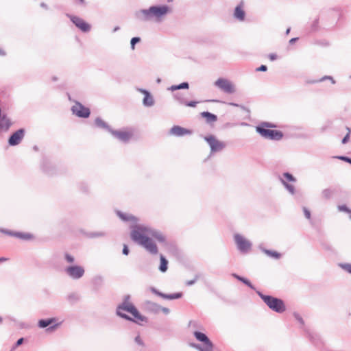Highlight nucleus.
Wrapping results in <instances>:
<instances>
[{
  "mask_svg": "<svg viewBox=\"0 0 351 351\" xmlns=\"http://www.w3.org/2000/svg\"><path fill=\"white\" fill-rule=\"evenodd\" d=\"M130 236L132 241L143 246L152 254L158 253V247L149 236L154 237L160 243L165 242V237L162 232L143 225L133 226Z\"/></svg>",
  "mask_w": 351,
  "mask_h": 351,
  "instance_id": "f257e3e1",
  "label": "nucleus"
},
{
  "mask_svg": "<svg viewBox=\"0 0 351 351\" xmlns=\"http://www.w3.org/2000/svg\"><path fill=\"white\" fill-rule=\"evenodd\" d=\"M170 12L168 5H164L161 6H151L148 9H143L136 12L137 19L142 21H150L155 19L160 21L161 19Z\"/></svg>",
  "mask_w": 351,
  "mask_h": 351,
  "instance_id": "f03ea898",
  "label": "nucleus"
},
{
  "mask_svg": "<svg viewBox=\"0 0 351 351\" xmlns=\"http://www.w3.org/2000/svg\"><path fill=\"white\" fill-rule=\"evenodd\" d=\"M130 296L129 295L124 297L123 302L117 307V315L125 319L132 320V319L128 315L123 313L125 311L133 315L134 318V321L135 322L139 323L140 322L146 321V317L139 313L134 304L130 302Z\"/></svg>",
  "mask_w": 351,
  "mask_h": 351,
  "instance_id": "7ed1b4c3",
  "label": "nucleus"
},
{
  "mask_svg": "<svg viewBox=\"0 0 351 351\" xmlns=\"http://www.w3.org/2000/svg\"><path fill=\"white\" fill-rule=\"evenodd\" d=\"M274 125L268 122H262L256 127V131L264 138L280 141L283 137V133L280 130H270Z\"/></svg>",
  "mask_w": 351,
  "mask_h": 351,
  "instance_id": "20e7f679",
  "label": "nucleus"
},
{
  "mask_svg": "<svg viewBox=\"0 0 351 351\" xmlns=\"http://www.w3.org/2000/svg\"><path fill=\"white\" fill-rule=\"evenodd\" d=\"M256 293L267 306L272 311L281 313L286 310V307L282 300L270 295H264L258 291H256Z\"/></svg>",
  "mask_w": 351,
  "mask_h": 351,
  "instance_id": "39448f33",
  "label": "nucleus"
},
{
  "mask_svg": "<svg viewBox=\"0 0 351 351\" xmlns=\"http://www.w3.org/2000/svg\"><path fill=\"white\" fill-rule=\"evenodd\" d=\"M193 335L197 341L203 344L190 343L191 347L195 348L198 351H213L214 345L206 335L199 331H195Z\"/></svg>",
  "mask_w": 351,
  "mask_h": 351,
  "instance_id": "423d86ee",
  "label": "nucleus"
},
{
  "mask_svg": "<svg viewBox=\"0 0 351 351\" xmlns=\"http://www.w3.org/2000/svg\"><path fill=\"white\" fill-rule=\"evenodd\" d=\"M215 86L227 94H232L235 92L234 85L225 78H219L215 81Z\"/></svg>",
  "mask_w": 351,
  "mask_h": 351,
  "instance_id": "0eeeda50",
  "label": "nucleus"
},
{
  "mask_svg": "<svg viewBox=\"0 0 351 351\" xmlns=\"http://www.w3.org/2000/svg\"><path fill=\"white\" fill-rule=\"evenodd\" d=\"M204 140L208 143L212 153L220 152L226 147V144L223 142L218 141L213 135L205 136Z\"/></svg>",
  "mask_w": 351,
  "mask_h": 351,
  "instance_id": "6e6552de",
  "label": "nucleus"
},
{
  "mask_svg": "<svg viewBox=\"0 0 351 351\" xmlns=\"http://www.w3.org/2000/svg\"><path fill=\"white\" fill-rule=\"evenodd\" d=\"M66 274L72 279L77 280L84 274V269L82 266L73 265L65 268Z\"/></svg>",
  "mask_w": 351,
  "mask_h": 351,
  "instance_id": "1a4fd4ad",
  "label": "nucleus"
},
{
  "mask_svg": "<svg viewBox=\"0 0 351 351\" xmlns=\"http://www.w3.org/2000/svg\"><path fill=\"white\" fill-rule=\"evenodd\" d=\"M234 241L239 251L247 252L251 248V243L239 234L234 235Z\"/></svg>",
  "mask_w": 351,
  "mask_h": 351,
  "instance_id": "9d476101",
  "label": "nucleus"
},
{
  "mask_svg": "<svg viewBox=\"0 0 351 351\" xmlns=\"http://www.w3.org/2000/svg\"><path fill=\"white\" fill-rule=\"evenodd\" d=\"M66 16L75 25V26L82 32H88L90 30V25L85 22L82 19L69 14H67Z\"/></svg>",
  "mask_w": 351,
  "mask_h": 351,
  "instance_id": "9b49d317",
  "label": "nucleus"
},
{
  "mask_svg": "<svg viewBox=\"0 0 351 351\" xmlns=\"http://www.w3.org/2000/svg\"><path fill=\"white\" fill-rule=\"evenodd\" d=\"M71 110L73 113L79 117L87 118L90 115V110L79 102H75Z\"/></svg>",
  "mask_w": 351,
  "mask_h": 351,
  "instance_id": "f8f14e48",
  "label": "nucleus"
},
{
  "mask_svg": "<svg viewBox=\"0 0 351 351\" xmlns=\"http://www.w3.org/2000/svg\"><path fill=\"white\" fill-rule=\"evenodd\" d=\"M25 135V130L19 129L11 135L8 140V143L10 146H15L19 145Z\"/></svg>",
  "mask_w": 351,
  "mask_h": 351,
  "instance_id": "ddd939ff",
  "label": "nucleus"
},
{
  "mask_svg": "<svg viewBox=\"0 0 351 351\" xmlns=\"http://www.w3.org/2000/svg\"><path fill=\"white\" fill-rule=\"evenodd\" d=\"M110 132L119 141L126 143L132 136V133L128 131L110 130Z\"/></svg>",
  "mask_w": 351,
  "mask_h": 351,
  "instance_id": "4468645a",
  "label": "nucleus"
},
{
  "mask_svg": "<svg viewBox=\"0 0 351 351\" xmlns=\"http://www.w3.org/2000/svg\"><path fill=\"white\" fill-rule=\"evenodd\" d=\"M151 291L164 298V299H167V300H175V299H179L182 297V293H171V294H165V293H163L162 292H160L159 291H158L157 289H156L154 287H152L151 288Z\"/></svg>",
  "mask_w": 351,
  "mask_h": 351,
  "instance_id": "2eb2a0df",
  "label": "nucleus"
},
{
  "mask_svg": "<svg viewBox=\"0 0 351 351\" xmlns=\"http://www.w3.org/2000/svg\"><path fill=\"white\" fill-rule=\"evenodd\" d=\"M170 134L176 136H182L187 134H191V132L187 129L182 128L178 125H175L169 131Z\"/></svg>",
  "mask_w": 351,
  "mask_h": 351,
  "instance_id": "dca6fc26",
  "label": "nucleus"
},
{
  "mask_svg": "<svg viewBox=\"0 0 351 351\" xmlns=\"http://www.w3.org/2000/svg\"><path fill=\"white\" fill-rule=\"evenodd\" d=\"M145 309L150 313L156 314L160 311L161 306L153 302L147 301L144 304Z\"/></svg>",
  "mask_w": 351,
  "mask_h": 351,
  "instance_id": "f3484780",
  "label": "nucleus"
},
{
  "mask_svg": "<svg viewBox=\"0 0 351 351\" xmlns=\"http://www.w3.org/2000/svg\"><path fill=\"white\" fill-rule=\"evenodd\" d=\"M12 125V122L6 115H0V130L7 131Z\"/></svg>",
  "mask_w": 351,
  "mask_h": 351,
  "instance_id": "a211bd4d",
  "label": "nucleus"
},
{
  "mask_svg": "<svg viewBox=\"0 0 351 351\" xmlns=\"http://www.w3.org/2000/svg\"><path fill=\"white\" fill-rule=\"evenodd\" d=\"M141 92H143L145 94V97H144L143 101L144 106H152L154 103L152 96L146 90H141Z\"/></svg>",
  "mask_w": 351,
  "mask_h": 351,
  "instance_id": "6ab92c4d",
  "label": "nucleus"
},
{
  "mask_svg": "<svg viewBox=\"0 0 351 351\" xmlns=\"http://www.w3.org/2000/svg\"><path fill=\"white\" fill-rule=\"evenodd\" d=\"M2 232L7 234L14 236L17 238L24 239V240H28L32 238V235L29 234L21 233V232H12L8 230H2Z\"/></svg>",
  "mask_w": 351,
  "mask_h": 351,
  "instance_id": "aec40b11",
  "label": "nucleus"
},
{
  "mask_svg": "<svg viewBox=\"0 0 351 351\" xmlns=\"http://www.w3.org/2000/svg\"><path fill=\"white\" fill-rule=\"evenodd\" d=\"M234 16L239 21H243L245 18V12L242 9L241 6L237 5L235 8Z\"/></svg>",
  "mask_w": 351,
  "mask_h": 351,
  "instance_id": "412c9836",
  "label": "nucleus"
},
{
  "mask_svg": "<svg viewBox=\"0 0 351 351\" xmlns=\"http://www.w3.org/2000/svg\"><path fill=\"white\" fill-rule=\"evenodd\" d=\"M160 264L159 266V270L161 272L164 273V272L167 271V270L168 261L165 258V257L162 254L160 256Z\"/></svg>",
  "mask_w": 351,
  "mask_h": 351,
  "instance_id": "4be33fe9",
  "label": "nucleus"
},
{
  "mask_svg": "<svg viewBox=\"0 0 351 351\" xmlns=\"http://www.w3.org/2000/svg\"><path fill=\"white\" fill-rule=\"evenodd\" d=\"M202 116L206 119V121L208 123L215 122L217 119V117L216 115H215L209 112H202Z\"/></svg>",
  "mask_w": 351,
  "mask_h": 351,
  "instance_id": "5701e85b",
  "label": "nucleus"
},
{
  "mask_svg": "<svg viewBox=\"0 0 351 351\" xmlns=\"http://www.w3.org/2000/svg\"><path fill=\"white\" fill-rule=\"evenodd\" d=\"M95 123L98 128L106 129L109 132L110 130H112V129L110 128L106 122H104L101 118H97L95 121Z\"/></svg>",
  "mask_w": 351,
  "mask_h": 351,
  "instance_id": "b1692460",
  "label": "nucleus"
},
{
  "mask_svg": "<svg viewBox=\"0 0 351 351\" xmlns=\"http://www.w3.org/2000/svg\"><path fill=\"white\" fill-rule=\"evenodd\" d=\"M117 215L123 221H130V220L131 221L136 220V219L134 216L122 213L120 211L117 212Z\"/></svg>",
  "mask_w": 351,
  "mask_h": 351,
  "instance_id": "393cba45",
  "label": "nucleus"
},
{
  "mask_svg": "<svg viewBox=\"0 0 351 351\" xmlns=\"http://www.w3.org/2000/svg\"><path fill=\"white\" fill-rule=\"evenodd\" d=\"M54 322V319H40L38 322V326L40 328H46L49 326L51 323Z\"/></svg>",
  "mask_w": 351,
  "mask_h": 351,
  "instance_id": "a878e982",
  "label": "nucleus"
},
{
  "mask_svg": "<svg viewBox=\"0 0 351 351\" xmlns=\"http://www.w3.org/2000/svg\"><path fill=\"white\" fill-rule=\"evenodd\" d=\"M189 88V84L187 82L181 83L179 85H173L169 89L173 91L178 89H186Z\"/></svg>",
  "mask_w": 351,
  "mask_h": 351,
  "instance_id": "bb28decb",
  "label": "nucleus"
},
{
  "mask_svg": "<svg viewBox=\"0 0 351 351\" xmlns=\"http://www.w3.org/2000/svg\"><path fill=\"white\" fill-rule=\"evenodd\" d=\"M281 182L283 184V185L285 186L287 190L292 195L295 193V188L294 186L292 184H288L284 179H281Z\"/></svg>",
  "mask_w": 351,
  "mask_h": 351,
  "instance_id": "cd10ccee",
  "label": "nucleus"
},
{
  "mask_svg": "<svg viewBox=\"0 0 351 351\" xmlns=\"http://www.w3.org/2000/svg\"><path fill=\"white\" fill-rule=\"evenodd\" d=\"M263 252L270 257L278 259L280 257V254L277 252L269 250H263Z\"/></svg>",
  "mask_w": 351,
  "mask_h": 351,
  "instance_id": "c85d7f7f",
  "label": "nucleus"
},
{
  "mask_svg": "<svg viewBox=\"0 0 351 351\" xmlns=\"http://www.w3.org/2000/svg\"><path fill=\"white\" fill-rule=\"evenodd\" d=\"M283 178L286 179V182H295L296 181V179L289 173H283Z\"/></svg>",
  "mask_w": 351,
  "mask_h": 351,
  "instance_id": "c756f323",
  "label": "nucleus"
},
{
  "mask_svg": "<svg viewBox=\"0 0 351 351\" xmlns=\"http://www.w3.org/2000/svg\"><path fill=\"white\" fill-rule=\"evenodd\" d=\"M173 97L180 104L184 105V103L186 102V101H185V99L184 98V97L181 94H180V93L174 94Z\"/></svg>",
  "mask_w": 351,
  "mask_h": 351,
  "instance_id": "7c9ffc66",
  "label": "nucleus"
},
{
  "mask_svg": "<svg viewBox=\"0 0 351 351\" xmlns=\"http://www.w3.org/2000/svg\"><path fill=\"white\" fill-rule=\"evenodd\" d=\"M140 40L139 37H134L131 39L130 44L132 49H134L136 43L140 42Z\"/></svg>",
  "mask_w": 351,
  "mask_h": 351,
  "instance_id": "2f4dec72",
  "label": "nucleus"
},
{
  "mask_svg": "<svg viewBox=\"0 0 351 351\" xmlns=\"http://www.w3.org/2000/svg\"><path fill=\"white\" fill-rule=\"evenodd\" d=\"M293 316L300 323L301 325H304V322L302 317L298 313H294Z\"/></svg>",
  "mask_w": 351,
  "mask_h": 351,
  "instance_id": "473e14b6",
  "label": "nucleus"
},
{
  "mask_svg": "<svg viewBox=\"0 0 351 351\" xmlns=\"http://www.w3.org/2000/svg\"><path fill=\"white\" fill-rule=\"evenodd\" d=\"M240 281L245 284L247 286L250 287L252 289H254V287L252 285V284L246 278H243L242 279H240Z\"/></svg>",
  "mask_w": 351,
  "mask_h": 351,
  "instance_id": "72a5a7b5",
  "label": "nucleus"
},
{
  "mask_svg": "<svg viewBox=\"0 0 351 351\" xmlns=\"http://www.w3.org/2000/svg\"><path fill=\"white\" fill-rule=\"evenodd\" d=\"M340 265L344 270L351 274V264H341Z\"/></svg>",
  "mask_w": 351,
  "mask_h": 351,
  "instance_id": "f704fd0d",
  "label": "nucleus"
},
{
  "mask_svg": "<svg viewBox=\"0 0 351 351\" xmlns=\"http://www.w3.org/2000/svg\"><path fill=\"white\" fill-rule=\"evenodd\" d=\"M64 257L66 261L69 263H72L75 261L74 257L69 254H65Z\"/></svg>",
  "mask_w": 351,
  "mask_h": 351,
  "instance_id": "c9c22d12",
  "label": "nucleus"
},
{
  "mask_svg": "<svg viewBox=\"0 0 351 351\" xmlns=\"http://www.w3.org/2000/svg\"><path fill=\"white\" fill-rule=\"evenodd\" d=\"M331 191L330 189H324L322 191V195L325 198H329L331 195Z\"/></svg>",
  "mask_w": 351,
  "mask_h": 351,
  "instance_id": "e433bc0d",
  "label": "nucleus"
},
{
  "mask_svg": "<svg viewBox=\"0 0 351 351\" xmlns=\"http://www.w3.org/2000/svg\"><path fill=\"white\" fill-rule=\"evenodd\" d=\"M338 208L341 211H345L348 213H351V210L349 209L346 205L339 206Z\"/></svg>",
  "mask_w": 351,
  "mask_h": 351,
  "instance_id": "4c0bfd02",
  "label": "nucleus"
},
{
  "mask_svg": "<svg viewBox=\"0 0 351 351\" xmlns=\"http://www.w3.org/2000/svg\"><path fill=\"white\" fill-rule=\"evenodd\" d=\"M197 103H198L197 101H186V102L184 103V106H189V107H195Z\"/></svg>",
  "mask_w": 351,
  "mask_h": 351,
  "instance_id": "58836bf2",
  "label": "nucleus"
},
{
  "mask_svg": "<svg viewBox=\"0 0 351 351\" xmlns=\"http://www.w3.org/2000/svg\"><path fill=\"white\" fill-rule=\"evenodd\" d=\"M303 211H304V214L305 215V217L307 218V219H310L311 218V212L308 209H307L306 207H304L303 208Z\"/></svg>",
  "mask_w": 351,
  "mask_h": 351,
  "instance_id": "ea45409f",
  "label": "nucleus"
},
{
  "mask_svg": "<svg viewBox=\"0 0 351 351\" xmlns=\"http://www.w3.org/2000/svg\"><path fill=\"white\" fill-rule=\"evenodd\" d=\"M337 158L351 164V158L347 156H338Z\"/></svg>",
  "mask_w": 351,
  "mask_h": 351,
  "instance_id": "a19ab883",
  "label": "nucleus"
},
{
  "mask_svg": "<svg viewBox=\"0 0 351 351\" xmlns=\"http://www.w3.org/2000/svg\"><path fill=\"white\" fill-rule=\"evenodd\" d=\"M134 340H135V342H136L137 344H138V345H140V346H143V340L141 339V338L140 337V336H138H138H136V337H135V339H134Z\"/></svg>",
  "mask_w": 351,
  "mask_h": 351,
  "instance_id": "79ce46f5",
  "label": "nucleus"
},
{
  "mask_svg": "<svg viewBox=\"0 0 351 351\" xmlns=\"http://www.w3.org/2000/svg\"><path fill=\"white\" fill-rule=\"evenodd\" d=\"M197 276H196L194 279L193 280H188L186 282V285L187 286H191V285H193V284L195 283V282L197 281Z\"/></svg>",
  "mask_w": 351,
  "mask_h": 351,
  "instance_id": "37998d69",
  "label": "nucleus"
},
{
  "mask_svg": "<svg viewBox=\"0 0 351 351\" xmlns=\"http://www.w3.org/2000/svg\"><path fill=\"white\" fill-rule=\"evenodd\" d=\"M23 338H20L19 339H18L16 343H15V345L13 346L12 350L15 349L16 347L21 345L23 343Z\"/></svg>",
  "mask_w": 351,
  "mask_h": 351,
  "instance_id": "c03bdc74",
  "label": "nucleus"
},
{
  "mask_svg": "<svg viewBox=\"0 0 351 351\" xmlns=\"http://www.w3.org/2000/svg\"><path fill=\"white\" fill-rule=\"evenodd\" d=\"M123 254L124 255H128L129 254V250L127 245L124 244L123 247Z\"/></svg>",
  "mask_w": 351,
  "mask_h": 351,
  "instance_id": "a18cd8bd",
  "label": "nucleus"
},
{
  "mask_svg": "<svg viewBox=\"0 0 351 351\" xmlns=\"http://www.w3.org/2000/svg\"><path fill=\"white\" fill-rule=\"evenodd\" d=\"M267 69V67L265 65H261L260 67L256 69V71H266Z\"/></svg>",
  "mask_w": 351,
  "mask_h": 351,
  "instance_id": "49530a36",
  "label": "nucleus"
},
{
  "mask_svg": "<svg viewBox=\"0 0 351 351\" xmlns=\"http://www.w3.org/2000/svg\"><path fill=\"white\" fill-rule=\"evenodd\" d=\"M349 136H350V134H349V133H348V134L344 136V138L342 139V143H343V144H345V143H346L348 141Z\"/></svg>",
  "mask_w": 351,
  "mask_h": 351,
  "instance_id": "de8ad7c7",
  "label": "nucleus"
},
{
  "mask_svg": "<svg viewBox=\"0 0 351 351\" xmlns=\"http://www.w3.org/2000/svg\"><path fill=\"white\" fill-rule=\"evenodd\" d=\"M160 311H162L165 314L167 315L169 313L170 311L168 308L166 307H162L160 308Z\"/></svg>",
  "mask_w": 351,
  "mask_h": 351,
  "instance_id": "09e8293b",
  "label": "nucleus"
},
{
  "mask_svg": "<svg viewBox=\"0 0 351 351\" xmlns=\"http://www.w3.org/2000/svg\"><path fill=\"white\" fill-rule=\"evenodd\" d=\"M269 58L271 61H274V60H276V58H277V56H276V54H275V53H270V54L269 55Z\"/></svg>",
  "mask_w": 351,
  "mask_h": 351,
  "instance_id": "8fccbe9b",
  "label": "nucleus"
},
{
  "mask_svg": "<svg viewBox=\"0 0 351 351\" xmlns=\"http://www.w3.org/2000/svg\"><path fill=\"white\" fill-rule=\"evenodd\" d=\"M325 79H330V80H331L332 83V84H335V81L333 80V79H332L331 77H330V76H326V77H324L321 80V81H322V80H325Z\"/></svg>",
  "mask_w": 351,
  "mask_h": 351,
  "instance_id": "3c124183",
  "label": "nucleus"
},
{
  "mask_svg": "<svg viewBox=\"0 0 351 351\" xmlns=\"http://www.w3.org/2000/svg\"><path fill=\"white\" fill-rule=\"evenodd\" d=\"M298 38H293L289 40L290 44H293Z\"/></svg>",
  "mask_w": 351,
  "mask_h": 351,
  "instance_id": "603ef678",
  "label": "nucleus"
},
{
  "mask_svg": "<svg viewBox=\"0 0 351 351\" xmlns=\"http://www.w3.org/2000/svg\"><path fill=\"white\" fill-rule=\"evenodd\" d=\"M74 299H75V296L74 295H69V300H74Z\"/></svg>",
  "mask_w": 351,
  "mask_h": 351,
  "instance_id": "864d4df0",
  "label": "nucleus"
},
{
  "mask_svg": "<svg viewBox=\"0 0 351 351\" xmlns=\"http://www.w3.org/2000/svg\"><path fill=\"white\" fill-rule=\"evenodd\" d=\"M5 51L3 49H0V56H5Z\"/></svg>",
  "mask_w": 351,
  "mask_h": 351,
  "instance_id": "5fc2aeb1",
  "label": "nucleus"
},
{
  "mask_svg": "<svg viewBox=\"0 0 351 351\" xmlns=\"http://www.w3.org/2000/svg\"><path fill=\"white\" fill-rule=\"evenodd\" d=\"M234 276L237 279H238L239 280H240V279H242V278H243V277H241V276H238V275H237V274H234Z\"/></svg>",
  "mask_w": 351,
  "mask_h": 351,
  "instance_id": "6e6d98bb",
  "label": "nucleus"
},
{
  "mask_svg": "<svg viewBox=\"0 0 351 351\" xmlns=\"http://www.w3.org/2000/svg\"><path fill=\"white\" fill-rule=\"evenodd\" d=\"M56 327V325L55 324V325H53V326H50V327L47 329V330H53Z\"/></svg>",
  "mask_w": 351,
  "mask_h": 351,
  "instance_id": "4d7b16f0",
  "label": "nucleus"
},
{
  "mask_svg": "<svg viewBox=\"0 0 351 351\" xmlns=\"http://www.w3.org/2000/svg\"><path fill=\"white\" fill-rule=\"evenodd\" d=\"M40 6L46 9L47 8V5L45 3H42Z\"/></svg>",
  "mask_w": 351,
  "mask_h": 351,
  "instance_id": "13d9d810",
  "label": "nucleus"
},
{
  "mask_svg": "<svg viewBox=\"0 0 351 351\" xmlns=\"http://www.w3.org/2000/svg\"><path fill=\"white\" fill-rule=\"evenodd\" d=\"M6 260H7V258H6L1 257V258H0V263L3 262V261H5Z\"/></svg>",
  "mask_w": 351,
  "mask_h": 351,
  "instance_id": "bf43d9fd",
  "label": "nucleus"
},
{
  "mask_svg": "<svg viewBox=\"0 0 351 351\" xmlns=\"http://www.w3.org/2000/svg\"><path fill=\"white\" fill-rule=\"evenodd\" d=\"M119 29V27H118V26H117V27H115L114 28V29H113V32H115L118 31Z\"/></svg>",
  "mask_w": 351,
  "mask_h": 351,
  "instance_id": "052dcab7",
  "label": "nucleus"
},
{
  "mask_svg": "<svg viewBox=\"0 0 351 351\" xmlns=\"http://www.w3.org/2000/svg\"><path fill=\"white\" fill-rule=\"evenodd\" d=\"M80 3L82 5H84L85 4V2L84 0H79Z\"/></svg>",
  "mask_w": 351,
  "mask_h": 351,
  "instance_id": "680f3d73",
  "label": "nucleus"
},
{
  "mask_svg": "<svg viewBox=\"0 0 351 351\" xmlns=\"http://www.w3.org/2000/svg\"><path fill=\"white\" fill-rule=\"evenodd\" d=\"M290 28H288L286 31V34H288L290 32Z\"/></svg>",
  "mask_w": 351,
  "mask_h": 351,
  "instance_id": "e2e57ef3",
  "label": "nucleus"
},
{
  "mask_svg": "<svg viewBox=\"0 0 351 351\" xmlns=\"http://www.w3.org/2000/svg\"><path fill=\"white\" fill-rule=\"evenodd\" d=\"M101 235H103V234H101V233L95 234V236H101Z\"/></svg>",
  "mask_w": 351,
  "mask_h": 351,
  "instance_id": "0e129e2a",
  "label": "nucleus"
},
{
  "mask_svg": "<svg viewBox=\"0 0 351 351\" xmlns=\"http://www.w3.org/2000/svg\"><path fill=\"white\" fill-rule=\"evenodd\" d=\"M157 83H160L161 82V80L160 78H158L157 80H156Z\"/></svg>",
  "mask_w": 351,
  "mask_h": 351,
  "instance_id": "69168bd1",
  "label": "nucleus"
},
{
  "mask_svg": "<svg viewBox=\"0 0 351 351\" xmlns=\"http://www.w3.org/2000/svg\"><path fill=\"white\" fill-rule=\"evenodd\" d=\"M230 105H232V106H237V104H234V103H230Z\"/></svg>",
  "mask_w": 351,
  "mask_h": 351,
  "instance_id": "338daca9",
  "label": "nucleus"
},
{
  "mask_svg": "<svg viewBox=\"0 0 351 351\" xmlns=\"http://www.w3.org/2000/svg\"><path fill=\"white\" fill-rule=\"evenodd\" d=\"M2 322V318L0 317V323Z\"/></svg>",
  "mask_w": 351,
  "mask_h": 351,
  "instance_id": "774afa93",
  "label": "nucleus"
}]
</instances>
